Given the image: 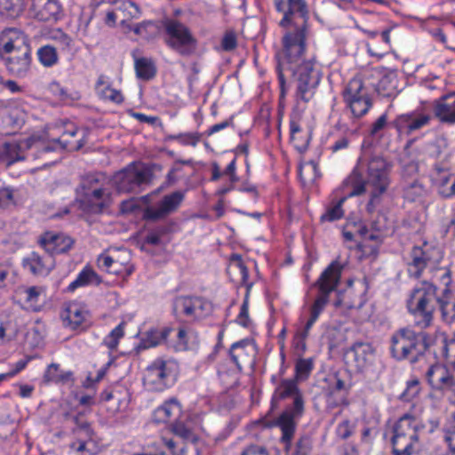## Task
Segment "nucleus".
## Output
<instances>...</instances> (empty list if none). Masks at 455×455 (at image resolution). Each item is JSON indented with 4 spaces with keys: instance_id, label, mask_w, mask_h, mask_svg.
Segmentation results:
<instances>
[{
    "instance_id": "f257e3e1",
    "label": "nucleus",
    "mask_w": 455,
    "mask_h": 455,
    "mask_svg": "<svg viewBox=\"0 0 455 455\" xmlns=\"http://www.w3.org/2000/svg\"><path fill=\"white\" fill-rule=\"evenodd\" d=\"M274 7L283 13L278 25L283 28L292 26L283 36L282 48L275 54L280 100L287 92L286 73L296 83V98L309 102L316 92L323 73L314 60H302L307 51L308 35L309 8L307 0H273Z\"/></svg>"
},
{
    "instance_id": "f03ea898",
    "label": "nucleus",
    "mask_w": 455,
    "mask_h": 455,
    "mask_svg": "<svg viewBox=\"0 0 455 455\" xmlns=\"http://www.w3.org/2000/svg\"><path fill=\"white\" fill-rule=\"evenodd\" d=\"M391 167L384 157L363 153L351 173L343 181L345 187L350 188L348 196L364 194L368 185L371 190L367 210L371 212L376 201L387 192L390 185Z\"/></svg>"
},
{
    "instance_id": "7ed1b4c3",
    "label": "nucleus",
    "mask_w": 455,
    "mask_h": 455,
    "mask_svg": "<svg viewBox=\"0 0 455 455\" xmlns=\"http://www.w3.org/2000/svg\"><path fill=\"white\" fill-rule=\"evenodd\" d=\"M345 263L339 259L332 260L312 283L311 288L315 290L313 302L308 307L309 316L302 330L298 331L292 339L295 350L304 353L307 350V339L314 324L325 310L331 301V294L336 291L341 283V276Z\"/></svg>"
},
{
    "instance_id": "20e7f679",
    "label": "nucleus",
    "mask_w": 455,
    "mask_h": 455,
    "mask_svg": "<svg viewBox=\"0 0 455 455\" xmlns=\"http://www.w3.org/2000/svg\"><path fill=\"white\" fill-rule=\"evenodd\" d=\"M0 60L9 76L23 79L32 72L33 54L29 38L17 28L0 31Z\"/></svg>"
},
{
    "instance_id": "39448f33",
    "label": "nucleus",
    "mask_w": 455,
    "mask_h": 455,
    "mask_svg": "<svg viewBox=\"0 0 455 455\" xmlns=\"http://www.w3.org/2000/svg\"><path fill=\"white\" fill-rule=\"evenodd\" d=\"M435 345L433 334L412 327H402L393 332L390 338V355L396 361H407L411 364L423 360L428 350Z\"/></svg>"
},
{
    "instance_id": "423d86ee",
    "label": "nucleus",
    "mask_w": 455,
    "mask_h": 455,
    "mask_svg": "<svg viewBox=\"0 0 455 455\" xmlns=\"http://www.w3.org/2000/svg\"><path fill=\"white\" fill-rule=\"evenodd\" d=\"M437 291V286L429 281H422L411 290L406 307L416 327L424 330L433 323L436 298L439 296Z\"/></svg>"
},
{
    "instance_id": "0eeeda50",
    "label": "nucleus",
    "mask_w": 455,
    "mask_h": 455,
    "mask_svg": "<svg viewBox=\"0 0 455 455\" xmlns=\"http://www.w3.org/2000/svg\"><path fill=\"white\" fill-rule=\"evenodd\" d=\"M419 422L411 414L401 416L392 427L390 437L392 455H413L419 441Z\"/></svg>"
},
{
    "instance_id": "6e6552de",
    "label": "nucleus",
    "mask_w": 455,
    "mask_h": 455,
    "mask_svg": "<svg viewBox=\"0 0 455 455\" xmlns=\"http://www.w3.org/2000/svg\"><path fill=\"white\" fill-rule=\"evenodd\" d=\"M179 371L180 365L175 359L156 357L145 369L143 385L151 392H164L174 385Z\"/></svg>"
},
{
    "instance_id": "1a4fd4ad",
    "label": "nucleus",
    "mask_w": 455,
    "mask_h": 455,
    "mask_svg": "<svg viewBox=\"0 0 455 455\" xmlns=\"http://www.w3.org/2000/svg\"><path fill=\"white\" fill-rule=\"evenodd\" d=\"M443 258V252L435 243L423 241L412 246L408 253L406 270L409 277L419 279L424 271L438 265Z\"/></svg>"
},
{
    "instance_id": "9d476101",
    "label": "nucleus",
    "mask_w": 455,
    "mask_h": 455,
    "mask_svg": "<svg viewBox=\"0 0 455 455\" xmlns=\"http://www.w3.org/2000/svg\"><path fill=\"white\" fill-rule=\"evenodd\" d=\"M212 303L203 296L178 295L172 301V313L176 319L196 323L211 315Z\"/></svg>"
},
{
    "instance_id": "9b49d317",
    "label": "nucleus",
    "mask_w": 455,
    "mask_h": 455,
    "mask_svg": "<svg viewBox=\"0 0 455 455\" xmlns=\"http://www.w3.org/2000/svg\"><path fill=\"white\" fill-rule=\"evenodd\" d=\"M345 108L351 116L360 119L366 116L373 107V100L364 82L359 77H353L341 92Z\"/></svg>"
},
{
    "instance_id": "f8f14e48",
    "label": "nucleus",
    "mask_w": 455,
    "mask_h": 455,
    "mask_svg": "<svg viewBox=\"0 0 455 455\" xmlns=\"http://www.w3.org/2000/svg\"><path fill=\"white\" fill-rule=\"evenodd\" d=\"M165 44L181 56H191L197 47V40L190 28L178 20L168 19L163 23Z\"/></svg>"
},
{
    "instance_id": "ddd939ff",
    "label": "nucleus",
    "mask_w": 455,
    "mask_h": 455,
    "mask_svg": "<svg viewBox=\"0 0 455 455\" xmlns=\"http://www.w3.org/2000/svg\"><path fill=\"white\" fill-rule=\"evenodd\" d=\"M152 171L140 162H132L113 176V184L119 193L138 191L142 185L152 181Z\"/></svg>"
},
{
    "instance_id": "4468645a",
    "label": "nucleus",
    "mask_w": 455,
    "mask_h": 455,
    "mask_svg": "<svg viewBox=\"0 0 455 455\" xmlns=\"http://www.w3.org/2000/svg\"><path fill=\"white\" fill-rule=\"evenodd\" d=\"M426 377L435 395L440 394L450 403L455 404V375L446 365L440 363L431 365Z\"/></svg>"
},
{
    "instance_id": "2eb2a0df",
    "label": "nucleus",
    "mask_w": 455,
    "mask_h": 455,
    "mask_svg": "<svg viewBox=\"0 0 455 455\" xmlns=\"http://www.w3.org/2000/svg\"><path fill=\"white\" fill-rule=\"evenodd\" d=\"M270 380L272 383H275V387L270 400L271 410L275 409L280 402L291 398L292 403L287 407H293L298 412L302 411L303 407H305V400L303 393L299 387V382L296 379L287 378L276 382V378L273 375Z\"/></svg>"
},
{
    "instance_id": "dca6fc26",
    "label": "nucleus",
    "mask_w": 455,
    "mask_h": 455,
    "mask_svg": "<svg viewBox=\"0 0 455 455\" xmlns=\"http://www.w3.org/2000/svg\"><path fill=\"white\" fill-rule=\"evenodd\" d=\"M24 148L34 150L43 155L41 143L28 139L21 143L16 140L0 141V163L10 166L16 162L28 159L30 156L36 158L37 156L32 152L26 153Z\"/></svg>"
},
{
    "instance_id": "f3484780",
    "label": "nucleus",
    "mask_w": 455,
    "mask_h": 455,
    "mask_svg": "<svg viewBox=\"0 0 455 455\" xmlns=\"http://www.w3.org/2000/svg\"><path fill=\"white\" fill-rule=\"evenodd\" d=\"M75 421L74 440L70 443L69 448L76 452L92 455L97 448V435L88 421L79 420L78 418H76Z\"/></svg>"
},
{
    "instance_id": "a211bd4d",
    "label": "nucleus",
    "mask_w": 455,
    "mask_h": 455,
    "mask_svg": "<svg viewBox=\"0 0 455 455\" xmlns=\"http://www.w3.org/2000/svg\"><path fill=\"white\" fill-rule=\"evenodd\" d=\"M376 359V350L369 342H355L345 353L347 364L357 372L369 370Z\"/></svg>"
},
{
    "instance_id": "6ab92c4d",
    "label": "nucleus",
    "mask_w": 455,
    "mask_h": 455,
    "mask_svg": "<svg viewBox=\"0 0 455 455\" xmlns=\"http://www.w3.org/2000/svg\"><path fill=\"white\" fill-rule=\"evenodd\" d=\"M432 119L433 116L430 112L416 109L398 115L391 123V125L399 135L408 136L429 125Z\"/></svg>"
},
{
    "instance_id": "aec40b11",
    "label": "nucleus",
    "mask_w": 455,
    "mask_h": 455,
    "mask_svg": "<svg viewBox=\"0 0 455 455\" xmlns=\"http://www.w3.org/2000/svg\"><path fill=\"white\" fill-rule=\"evenodd\" d=\"M60 316L65 328L83 331L88 326L90 311L87 305L83 302L69 301L64 304Z\"/></svg>"
},
{
    "instance_id": "412c9836",
    "label": "nucleus",
    "mask_w": 455,
    "mask_h": 455,
    "mask_svg": "<svg viewBox=\"0 0 455 455\" xmlns=\"http://www.w3.org/2000/svg\"><path fill=\"white\" fill-rule=\"evenodd\" d=\"M185 199V192L173 191L163 196L156 207L148 206L143 211V219L148 221L163 220L178 211Z\"/></svg>"
},
{
    "instance_id": "4be33fe9",
    "label": "nucleus",
    "mask_w": 455,
    "mask_h": 455,
    "mask_svg": "<svg viewBox=\"0 0 455 455\" xmlns=\"http://www.w3.org/2000/svg\"><path fill=\"white\" fill-rule=\"evenodd\" d=\"M76 200L84 212L100 214L112 204V192L108 185H106L76 197Z\"/></svg>"
},
{
    "instance_id": "5701e85b",
    "label": "nucleus",
    "mask_w": 455,
    "mask_h": 455,
    "mask_svg": "<svg viewBox=\"0 0 455 455\" xmlns=\"http://www.w3.org/2000/svg\"><path fill=\"white\" fill-rule=\"evenodd\" d=\"M304 411L305 407L299 412L296 411L293 407H286L270 425L280 428L282 432L280 440L286 449H289L291 445L297 427V420L303 416Z\"/></svg>"
},
{
    "instance_id": "b1692460",
    "label": "nucleus",
    "mask_w": 455,
    "mask_h": 455,
    "mask_svg": "<svg viewBox=\"0 0 455 455\" xmlns=\"http://www.w3.org/2000/svg\"><path fill=\"white\" fill-rule=\"evenodd\" d=\"M100 400L106 403L112 411H120L128 407L131 393L124 384L116 382L108 386L100 393Z\"/></svg>"
},
{
    "instance_id": "393cba45",
    "label": "nucleus",
    "mask_w": 455,
    "mask_h": 455,
    "mask_svg": "<svg viewBox=\"0 0 455 455\" xmlns=\"http://www.w3.org/2000/svg\"><path fill=\"white\" fill-rule=\"evenodd\" d=\"M362 33L370 40L366 43V50L370 56L382 59L389 52L391 48L390 29L382 32L359 28Z\"/></svg>"
},
{
    "instance_id": "a878e982",
    "label": "nucleus",
    "mask_w": 455,
    "mask_h": 455,
    "mask_svg": "<svg viewBox=\"0 0 455 455\" xmlns=\"http://www.w3.org/2000/svg\"><path fill=\"white\" fill-rule=\"evenodd\" d=\"M97 265L100 269L122 278L131 275L133 272V267L130 263L129 255L122 258L120 255L113 256L107 252H102L98 256Z\"/></svg>"
},
{
    "instance_id": "bb28decb",
    "label": "nucleus",
    "mask_w": 455,
    "mask_h": 455,
    "mask_svg": "<svg viewBox=\"0 0 455 455\" xmlns=\"http://www.w3.org/2000/svg\"><path fill=\"white\" fill-rule=\"evenodd\" d=\"M228 355L236 371L242 372L243 365L252 363L254 361V341L245 338L234 342L229 349Z\"/></svg>"
},
{
    "instance_id": "cd10ccee",
    "label": "nucleus",
    "mask_w": 455,
    "mask_h": 455,
    "mask_svg": "<svg viewBox=\"0 0 455 455\" xmlns=\"http://www.w3.org/2000/svg\"><path fill=\"white\" fill-rule=\"evenodd\" d=\"M31 12L41 21H58L62 17L63 6L60 0H32Z\"/></svg>"
},
{
    "instance_id": "c85d7f7f",
    "label": "nucleus",
    "mask_w": 455,
    "mask_h": 455,
    "mask_svg": "<svg viewBox=\"0 0 455 455\" xmlns=\"http://www.w3.org/2000/svg\"><path fill=\"white\" fill-rule=\"evenodd\" d=\"M39 243L49 255L52 256L53 254H60L68 251L74 241L62 233L47 231L41 235Z\"/></svg>"
},
{
    "instance_id": "c756f323",
    "label": "nucleus",
    "mask_w": 455,
    "mask_h": 455,
    "mask_svg": "<svg viewBox=\"0 0 455 455\" xmlns=\"http://www.w3.org/2000/svg\"><path fill=\"white\" fill-rule=\"evenodd\" d=\"M23 268L35 276H46L54 267V259L51 255L42 256L32 251L22 259Z\"/></svg>"
},
{
    "instance_id": "7c9ffc66",
    "label": "nucleus",
    "mask_w": 455,
    "mask_h": 455,
    "mask_svg": "<svg viewBox=\"0 0 455 455\" xmlns=\"http://www.w3.org/2000/svg\"><path fill=\"white\" fill-rule=\"evenodd\" d=\"M182 414V405L176 397L166 399L153 411V420L160 423L177 422Z\"/></svg>"
},
{
    "instance_id": "2f4dec72",
    "label": "nucleus",
    "mask_w": 455,
    "mask_h": 455,
    "mask_svg": "<svg viewBox=\"0 0 455 455\" xmlns=\"http://www.w3.org/2000/svg\"><path fill=\"white\" fill-rule=\"evenodd\" d=\"M434 114L441 123L455 124V94H444L435 100Z\"/></svg>"
},
{
    "instance_id": "473e14b6",
    "label": "nucleus",
    "mask_w": 455,
    "mask_h": 455,
    "mask_svg": "<svg viewBox=\"0 0 455 455\" xmlns=\"http://www.w3.org/2000/svg\"><path fill=\"white\" fill-rule=\"evenodd\" d=\"M23 113L17 108H4L0 109V132L4 134L15 133L23 124Z\"/></svg>"
},
{
    "instance_id": "72a5a7b5",
    "label": "nucleus",
    "mask_w": 455,
    "mask_h": 455,
    "mask_svg": "<svg viewBox=\"0 0 455 455\" xmlns=\"http://www.w3.org/2000/svg\"><path fill=\"white\" fill-rule=\"evenodd\" d=\"M99 98L103 101H108L116 105H121L124 101V96L120 90L111 86L108 77L100 75L95 84Z\"/></svg>"
},
{
    "instance_id": "f704fd0d",
    "label": "nucleus",
    "mask_w": 455,
    "mask_h": 455,
    "mask_svg": "<svg viewBox=\"0 0 455 455\" xmlns=\"http://www.w3.org/2000/svg\"><path fill=\"white\" fill-rule=\"evenodd\" d=\"M212 169V176L211 181H217L222 176H228L230 181V185L228 187H223L219 190L220 195H225L229 192L233 188V185L238 181V176L236 174V158L234 157L230 163L227 165L225 170L221 172L220 166L218 162L214 161L211 164Z\"/></svg>"
},
{
    "instance_id": "c9c22d12",
    "label": "nucleus",
    "mask_w": 455,
    "mask_h": 455,
    "mask_svg": "<svg viewBox=\"0 0 455 455\" xmlns=\"http://www.w3.org/2000/svg\"><path fill=\"white\" fill-rule=\"evenodd\" d=\"M172 328L164 327L161 329L151 328L147 331L143 337L140 339L138 345V348L145 350L152 347H156L160 344L165 342L171 334Z\"/></svg>"
},
{
    "instance_id": "e433bc0d",
    "label": "nucleus",
    "mask_w": 455,
    "mask_h": 455,
    "mask_svg": "<svg viewBox=\"0 0 455 455\" xmlns=\"http://www.w3.org/2000/svg\"><path fill=\"white\" fill-rule=\"evenodd\" d=\"M108 185V180L104 172H91L81 178L80 184L76 189V197L82 196L97 188H102Z\"/></svg>"
},
{
    "instance_id": "4c0bfd02",
    "label": "nucleus",
    "mask_w": 455,
    "mask_h": 455,
    "mask_svg": "<svg viewBox=\"0 0 455 455\" xmlns=\"http://www.w3.org/2000/svg\"><path fill=\"white\" fill-rule=\"evenodd\" d=\"M384 242L381 241V236L375 235H366L361 238L357 243L356 249L360 253L359 259L376 258L379 252L380 246Z\"/></svg>"
},
{
    "instance_id": "58836bf2",
    "label": "nucleus",
    "mask_w": 455,
    "mask_h": 455,
    "mask_svg": "<svg viewBox=\"0 0 455 455\" xmlns=\"http://www.w3.org/2000/svg\"><path fill=\"white\" fill-rule=\"evenodd\" d=\"M227 273L231 275L232 273H238L239 278L237 282L243 286L247 287V292L251 288L252 283H249V270L245 266L243 257L238 253H232L228 259V266L227 267Z\"/></svg>"
},
{
    "instance_id": "ea45409f",
    "label": "nucleus",
    "mask_w": 455,
    "mask_h": 455,
    "mask_svg": "<svg viewBox=\"0 0 455 455\" xmlns=\"http://www.w3.org/2000/svg\"><path fill=\"white\" fill-rule=\"evenodd\" d=\"M427 195V187L419 180L406 182L403 187V197L410 203H422Z\"/></svg>"
},
{
    "instance_id": "a19ab883",
    "label": "nucleus",
    "mask_w": 455,
    "mask_h": 455,
    "mask_svg": "<svg viewBox=\"0 0 455 455\" xmlns=\"http://www.w3.org/2000/svg\"><path fill=\"white\" fill-rule=\"evenodd\" d=\"M101 283L100 276L90 266H85L67 287L68 291L73 292L77 288L88 285H99Z\"/></svg>"
},
{
    "instance_id": "79ce46f5",
    "label": "nucleus",
    "mask_w": 455,
    "mask_h": 455,
    "mask_svg": "<svg viewBox=\"0 0 455 455\" xmlns=\"http://www.w3.org/2000/svg\"><path fill=\"white\" fill-rule=\"evenodd\" d=\"M368 233V226L361 219H347L342 227V237L346 242H354L355 236L362 238Z\"/></svg>"
},
{
    "instance_id": "37998d69",
    "label": "nucleus",
    "mask_w": 455,
    "mask_h": 455,
    "mask_svg": "<svg viewBox=\"0 0 455 455\" xmlns=\"http://www.w3.org/2000/svg\"><path fill=\"white\" fill-rule=\"evenodd\" d=\"M435 339V345L441 344L439 355L443 357L446 363L455 368V339H448L445 333L435 332L433 333Z\"/></svg>"
},
{
    "instance_id": "c03bdc74",
    "label": "nucleus",
    "mask_w": 455,
    "mask_h": 455,
    "mask_svg": "<svg viewBox=\"0 0 455 455\" xmlns=\"http://www.w3.org/2000/svg\"><path fill=\"white\" fill-rule=\"evenodd\" d=\"M134 57V69L137 78L143 81L152 80L157 73V68L151 58Z\"/></svg>"
},
{
    "instance_id": "a18cd8bd",
    "label": "nucleus",
    "mask_w": 455,
    "mask_h": 455,
    "mask_svg": "<svg viewBox=\"0 0 455 455\" xmlns=\"http://www.w3.org/2000/svg\"><path fill=\"white\" fill-rule=\"evenodd\" d=\"M45 38L53 41L63 53H71L74 45V40L71 36L60 28L49 29L45 34Z\"/></svg>"
},
{
    "instance_id": "49530a36",
    "label": "nucleus",
    "mask_w": 455,
    "mask_h": 455,
    "mask_svg": "<svg viewBox=\"0 0 455 455\" xmlns=\"http://www.w3.org/2000/svg\"><path fill=\"white\" fill-rule=\"evenodd\" d=\"M451 296L452 294H449L446 289L436 298L442 319L447 323H452L455 321V300L451 302Z\"/></svg>"
},
{
    "instance_id": "de8ad7c7",
    "label": "nucleus",
    "mask_w": 455,
    "mask_h": 455,
    "mask_svg": "<svg viewBox=\"0 0 455 455\" xmlns=\"http://www.w3.org/2000/svg\"><path fill=\"white\" fill-rule=\"evenodd\" d=\"M347 197L343 196L336 201L331 202L325 208L324 212L320 216V222H334L341 220L345 215L343 204Z\"/></svg>"
},
{
    "instance_id": "09e8293b",
    "label": "nucleus",
    "mask_w": 455,
    "mask_h": 455,
    "mask_svg": "<svg viewBox=\"0 0 455 455\" xmlns=\"http://www.w3.org/2000/svg\"><path fill=\"white\" fill-rule=\"evenodd\" d=\"M170 430L173 434V437L178 440H182L188 445L195 444L198 441L197 435L185 423L177 421L170 425Z\"/></svg>"
},
{
    "instance_id": "8fccbe9b",
    "label": "nucleus",
    "mask_w": 455,
    "mask_h": 455,
    "mask_svg": "<svg viewBox=\"0 0 455 455\" xmlns=\"http://www.w3.org/2000/svg\"><path fill=\"white\" fill-rule=\"evenodd\" d=\"M36 57H37L38 62L44 68H47L56 66L60 61L57 48L49 44H44L37 49Z\"/></svg>"
},
{
    "instance_id": "3c124183",
    "label": "nucleus",
    "mask_w": 455,
    "mask_h": 455,
    "mask_svg": "<svg viewBox=\"0 0 455 455\" xmlns=\"http://www.w3.org/2000/svg\"><path fill=\"white\" fill-rule=\"evenodd\" d=\"M44 379L47 383L66 384L73 379V373L61 371L58 363H51L44 374Z\"/></svg>"
},
{
    "instance_id": "603ef678",
    "label": "nucleus",
    "mask_w": 455,
    "mask_h": 455,
    "mask_svg": "<svg viewBox=\"0 0 455 455\" xmlns=\"http://www.w3.org/2000/svg\"><path fill=\"white\" fill-rule=\"evenodd\" d=\"M315 369V359L313 357L299 358L295 362L294 375L292 379L298 382L306 381L309 379Z\"/></svg>"
},
{
    "instance_id": "864d4df0",
    "label": "nucleus",
    "mask_w": 455,
    "mask_h": 455,
    "mask_svg": "<svg viewBox=\"0 0 455 455\" xmlns=\"http://www.w3.org/2000/svg\"><path fill=\"white\" fill-rule=\"evenodd\" d=\"M291 140L294 147L299 152H303L308 146V139H304L301 142L298 141V135L304 133L300 126V116L294 115L290 117L289 122Z\"/></svg>"
},
{
    "instance_id": "5fc2aeb1",
    "label": "nucleus",
    "mask_w": 455,
    "mask_h": 455,
    "mask_svg": "<svg viewBox=\"0 0 455 455\" xmlns=\"http://www.w3.org/2000/svg\"><path fill=\"white\" fill-rule=\"evenodd\" d=\"M125 325V322H121L103 339L102 345L110 352H114L117 349L120 340L124 337Z\"/></svg>"
},
{
    "instance_id": "6e6d98bb",
    "label": "nucleus",
    "mask_w": 455,
    "mask_h": 455,
    "mask_svg": "<svg viewBox=\"0 0 455 455\" xmlns=\"http://www.w3.org/2000/svg\"><path fill=\"white\" fill-rule=\"evenodd\" d=\"M76 133H77V128H76L75 126H72L68 130L62 131L61 135L60 137L52 139V142L54 144L53 148H51L48 146H44V147L41 146L42 153L46 154L50 151L55 150L57 148H63V149L71 148L73 147L72 146L73 143L71 140H69L66 137H75L76 135Z\"/></svg>"
},
{
    "instance_id": "4d7b16f0",
    "label": "nucleus",
    "mask_w": 455,
    "mask_h": 455,
    "mask_svg": "<svg viewBox=\"0 0 455 455\" xmlns=\"http://www.w3.org/2000/svg\"><path fill=\"white\" fill-rule=\"evenodd\" d=\"M397 81L393 75H385L378 82L376 90L382 97L394 98L396 96Z\"/></svg>"
},
{
    "instance_id": "13d9d810",
    "label": "nucleus",
    "mask_w": 455,
    "mask_h": 455,
    "mask_svg": "<svg viewBox=\"0 0 455 455\" xmlns=\"http://www.w3.org/2000/svg\"><path fill=\"white\" fill-rule=\"evenodd\" d=\"M132 31L140 38L149 41L156 36L158 27L155 21L143 20L135 24L132 28Z\"/></svg>"
},
{
    "instance_id": "bf43d9fd",
    "label": "nucleus",
    "mask_w": 455,
    "mask_h": 455,
    "mask_svg": "<svg viewBox=\"0 0 455 455\" xmlns=\"http://www.w3.org/2000/svg\"><path fill=\"white\" fill-rule=\"evenodd\" d=\"M433 278L435 282V285L438 290L442 288L441 292L444 291L446 289L449 291V294H452L451 291V283H452V276L451 270L449 267H439L435 270V274Z\"/></svg>"
},
{
    "instance_id": "052dcab7",
    "label": "nucleus",
    "mask_w": 455,
    "mask_h": 455,
    "mask_svg": "<svg viewBox=\"0 0 455 455\" xmlns=\"http://www.w3.org/2000/svg\"><path fill=\"white\" fill-rule=\"evenodd\" d=\"M21 0H0V15L7 18H17L23 12Z\"/></svg>"
},
{
    "instance_id": "680f3d73",
    "label": "nucleus",
    "mask_w": 455,
    "mask_h": 455,
    "mask_svg": "<svg viewBox=\"0 0 455 455\" xmlns=\"http://www.w3.org/2000/svg\"><path fill=\"white\" fill-rule=\"evenodd\" d=\"M167 140L177 141L183 147L196 148L201 140V134L197 132H180L178 134H171L166 137Z\"/></svg>"
},
{
    "instance_id": "e2e57ef3",
    "label": "nucleus",
    "mask_w": 455,
    "mask_h": 455,
    "mask_svg": "<svg viewBox=\"0 0 455 455\" xmlns=\"http://www.w3.org/2000/svg\"><path fill=\"white\" fill-rule=\"evenodd\" d=\"M443 431L449 449L455 453V410L446 417Z\"/></svg>"
},
{
    "instance_id": "0e129e2a",
    "label": "nucleus",
    "mask_w": 455,
    "mask_h": 455,
    "mask_svg": "<svg viewBox=\"0 0 455 455\" xmlns=\"http://www.w3.org/2000/svg\"><path fill=\"white\" fill-rule=\"evenodd\" d=\"M162 442L172 455H187L188 453V444L182 440L174 437H163Z\"/></svg>"
},
{
    "instance_id": "69168bd1",
    "label": "nucleus",
    "mask_w": 455,
    "mask_h": 455,
    "mask_svg": "<svg viewBox=\"0 0 455 455\" xmlns=\"http://www.w3.org/2000/svg\"><path fill=\"white\" fill-rule=\"evenodd\" d=\"M352 132L347 131L345 133L340 135L333 136V142L330 146L329 149L332 154L339 151L347 149L351 143Z\"/></svg>"
},
{
    "instance_id": "338daca9",
    "label": "nucleus",
    "mask_w": 455,
    "mask_h": 455,
    "mask_svg": "<svg viewBox=\"0 0 455 455\" xmlns=\"http://www.w3.org/2000/svg\"><path fill=\"white\" fill-rule=\"evenodd\" d=\"M346 382L339 376L338 373H335L332 376V381L331 382V390L327 395V407L332 409L338 406V403L331 401V396L334 392L339 391H347Z\"/></svg>"
},
{
    "instance_id": "774afa93",
    "label": "nucleus",
    "mask_w": 455,
    "mask_h": 455,
    "mask_svg": "<svg viewBox=\"0 0 455 455\" xmlns=\"http://www.w3.org/2000/svg\"><path fill=\"white\" fill-rule=\"evenodd\" d=\"M311 451L312 439L308 435H302L298 439L292 455H310Z\"/></svg>"
}]
</instances>
